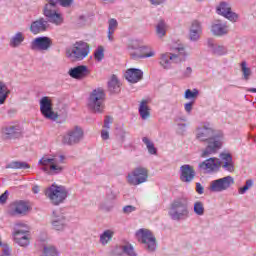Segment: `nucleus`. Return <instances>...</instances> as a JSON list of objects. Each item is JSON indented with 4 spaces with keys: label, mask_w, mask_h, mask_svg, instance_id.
<instances>
[{
    "label": "nucleus",
    "mask_w": 256,
    "mask_h": 256,
    "mask_svg": "<svg viewBox=\"0 0 256 256\" xmlns=\"http://www.w3.org/2000/svg\"><path fill=\"white\" fill-rule=\"evenodd\" d=\"M195 137L200 143H208L203 150L201 157H209V155H215L221 146L223 145V133L216 132L213 127L209 125H203L196 129Z\"/></svg>",
    "instance_id": "f257e3e1"
},
{
    "label": "nucleus",
    "mask_w": 256,
    "mask_h": 256,
    "mask_svg": "<svg viewBox=\"0 0 256 256\" xmlns=\"http://www.w3.org/2000/svg\"><path fill=\"white\" fill-rule=\"evenodd\" d=\"M222 167L224 171L233 173L235 171V163L233 162V156L230 153L222 152L219 158H209L199 164V168L204 173H215Z\"/></svg>",
    "instance_id": "f03ea898"
},
{
    "label": "nucleus",
    "mask_w": 256,
    "mask_h": 256,
    "mask_svg": "<svg viewBox=\"0 0 256 256\" xmlns=\"http://www.w3.org/2000/svg\"><path fill=\"white\" fill-rule=\"evenodd\" d=\"M69 8L73 5V0H46L43 7V15L53 25H63V14L59 12V6Z\"/></svg>",
    "instance_id": "7ed1b4c3"
},
{
    "label": "nucleus",
    "mask_w": 256,
    "mask_h": 256,
    "mask_svg": "<svg viewBox=\"0 0 256 256\" xmlns=\"http://www.w3.org/2000/svg\"><path fill=\"white\" fill-rule=\"evenodd\" d=\"M171 52L160 54L159 65L164 69H170L172 63L179 64L187 61V50L183 44H172L170 46Z\"/></svg>",
    "instance_id": "20e7f679"
},
{
    "label": "nucleus",
    "mask_w": 256,
    "mask_h": 256,
    "mask_svg": "<svg viewBox=\"0 0 256 256\" xmlns=\"http://www.w3.org/2000/svg\"><path fill=\"white\" fill-rule=\"evenodd\" d=\"M65 161V155L62 154L45 155L39 160L38 165L41 171L48 175H59L65 171Z\"/></svg>",
    "instance_id": "39448f33"
},
{
    "label": "nucleus",
    "mask_w": 256,
    "mask_h": 256,
    "mask_svg": "<svg viewBox=\"0 0 256 256\" xmlns=\"http://www.w3.org/2000/svg\"><path fill=\"white\" fill-rule=\"evenodd\" d=\"M136 238L148 253H155L157 251V238L151 230L145 228L139 229L136 232Z\"/></svg>",
    "instance_id": "423d86ee"
},
{
    "label": "nucleus",
    "mask_w": 256,
    "mask_h": 256,
    "mask_svg": "<svg viewBox=\"0 0 256 256\" xmlns=\"http://www.w3.org/2000/svg\"><path fill=\"white\" fill-rule=\"evenodd\" d=\"M87 107L92 113H102L105 109V92L98 88L92 91L88 98Z\"/></svg>",
    "instance_id": "0eeeda50"
},
{
    "label": "nucleus",
    "mask_w": 256,
    "mask_h": 256,
    "mask_svg": "<svg viewBox=\"0 0 256 256\" xmlns=\"http://www.w3.org/2000/svg\"><path fill=\"white\" fill-rule=\"evenodd\" d=\"M168 215L172 221H185L189 217V208L182 200H175L169 207Z\"/></svg>",
    "instance_id": "6e6552de"
},
{
    "label": "nucleus",
    "mask_w": 256,
    "mask_h": 256,
    "mask_svg": "<svg viewBox=\"0 0 256 256\" xmlns=\"http://www.w3.org/2000/svg\"><path fill=\"white\" fill-rule=\"evenodd\" d=\"M90 48L87 42H76L71 48L66 51V55L72 61H83L89 55Z\"/></svg>",
    "instance_id": "1a4fd4ad"
},
{
    "label": "nucleus",
    "mask_w": 256,
    "mask_h": 256,
    "mask_svg": "<svg viewBox=\"0 0 256 256\" xmlns=\"http://www.w3.org/2000/svg\"><path fill=\"white\" fill-rule=\"evenodd\" d=\"M45 195L52 205H61L67 199V189L63 186L52 185L45 190Z\"/></svg>",
    "instance_id": "9d476101"
},
{
    "label": "nucleus",
    "mask_w": 256,
    "mask_h": 256,
    "mask_svg": "<svg viewBox=\"0 0 256 256\" xmlns=\"http://www.w3.org/2000/svg\"><path fill=\"white\" fill-rule=\"evenodd\" d=\"M149 179V170L145 167H137L126 176V181L128 185H133L137 187V185H141L143 183H147Z\"/></svg>",
    "instance_id": "9b49d317"
},
{
    "label": "nucleus",
    "mask_w": 256,
    "mask_h": 256,
    "mask_svg": "<svg viewBox=\"0 0 256 256\" xmlns=\"http://www.w3.org/2000/svg\"><path fill=\"white\" fill-rule=\"evenodd\" d=\"M83 137H85L83 128L81 126H75L64 134L62 143L64 145H77L83 141Z\"/></svg>",
    "instance_id": "f8f14e48"
},
{
    "label": "nucleus",
    "mask_w": 256,
    "mask_h": 256,
    "mask_svg": "<svg viewBox=\"0 0 256 256\" xmlns=\"http://www.w3.org/2000/svg\"><path fill=\"white\" fill-rule=\"evenodd\" d=\"M39 104L40 112L44 119H48L49 121H57L59 119V114L53 111V100L50 97H42Z\"/></svg>",
    "instance_id": "ddd939ff"
},
{
    "label": "nucleus",
    "mask_w": 256,
    "mask_h": 256,
    "mask_svg": "<svg viewBox=\"0 0 256 256\" xmlns=\"http://www.w3.org/2000/svg\"><path fill=\"white\" fill-rule=\"evenodd\" d=\"M231 185H235V179L232 176H225L210 182L208 189L211 193H223V191H227Z\"/></svg>",
    "instance_id": "4468645a"
},
{
    "label": "nucleus",
    "mask_w": 256,
    "mask_h": 256,
    "mask_svg": "<svg viewBox=\"0 0 256 256\" xmlns=\"http://www.w3.org/2000/svg\"><path fill=\"white\" fill-rule=\"evenodd\" d=\"M53 45V40L47 36H41L35 38L30 43V49L32 51H49Z\"/></svg>",
    "instance_id": "2eb2a0df"
},
{
    "label": "nucleus",
    "mask_w": 256,
    "mask_h": 256,
    "mask_svg": "<svg viewBox=\"0 0 256 256\" xmlns=\"http://www.w3.org/2000/svg\"><path fill=\"white\" fill-rule=\"evenodd\" d=\"M210 31L214 37H225L229 35V25L223 20H214L211 24Z\"/></svg>",
    "instance_id": "dca6fc26"
},
{
    "label": "nucleus",
    "mask_w": 256,
    "mask_h": 256,
    "mask_svg": "<svg viewBox=\"0 0 256 256\" xmlns=\"http://www.w3.org/2000/svg\"><path fill=\"white\" fill-rule=\"evenodd\" d=\"M207 47L208 51L215 57H223V55H227V53H229V50H227L225 45L212 38L207 40Z\"/></svg>",
    "instance_id": "f3484780"
},
{
    "label": "nucleus",
    "mask_w": 256,
    "mask_h": 256,
    "mask_svg": "<svg viewBox=\"0 0 256 256\" xmlns=\"http://www.w3.org/2000/svg\"><path fill=\"white\" fill-rule=\"evenodd\" d=\"M21 127L19 125H7L2 128V137L5 141H13L21 137Z\"/></svg>",
    "instance_id": "a211bd4d"
},
{
    "label": "nucleus",
    "mask_w": 256,
    "mask_h": 256,
    "mask_svg": "<svg viewBox=\"0 0 256 256\" xmlns=\"http://www.w3.org/2000/svg\"><path fill=\"white\" fill-rule=\"evenodd\" d=\"M68 75H70L72 79L83 81V79H87L88 75H91V70H89V67L86 65H79L74 68H70Z\"/></svg>",
    "instance_id": "6ab92c4d"
},
{
    "label": "nucleus",
    "mask_w": 256,
    "mask_h": 256,
    "mask_svg": "<svg viewBox=\"0 0 256 256\" xmlns=\"http://www.w3.org/2000/svg\"><path fill=\"white\" fill-rule=\"evenodd\" d=\"M130 49H134L136 52L132 53V58L133 59H146L148 57H155V51L153 49H150L149 52L145 54H139V51H143L145 47H141L139 45V41L137 40H132L129 44Z\"/></svg>",
    "instance_id": "aec40b11"
},
{
    "label": "nucleus",
    "mask_w": 256,
    "mask_h": 256,
    "mask_svg": "<svg viewBox=\"0 0 256 256\" xmlns=\"http://www.w3.org/2000/svg\"><path fill=\"white\" fill-rule=\"evenodd\" d=\"M217 13L233 23H236V21L239 19V15L231 11L229 4L225 2L220 3V5L217 7Z\"/></svg>",
    "instance_id": "412c9836"
},
{
    "label": "nucleus",
    "mask_w": 256,
    "mask_h": 256,
    "mask_svg": "<svg viewBox=\"0 0 256 256\" xmlns=\"http://www.w3.org/2000/svg\"><path fill=\"white\" fill-rule=\"evenodd\" d=\"M195 168L189 164L180 167V181L182 183H191L195 179Z\"/></svg>",
    "instance_id": "4be33fe9"
},
{
    "label": "nucleus",
    "mask_w": 256,
    "mask_h": 256,
    "mask_svg": "<svg viewBox=\"0 0 256 256\" xmlns=\"http://www.w3.org/2000/svg\"><path fill=\"white\" fill-rule=\"evenodd\" d=\"M203 35V24L199 20H193L189 29L190 41H199Z\"/></svg>",
    "instance_id": "5701e85b"
},
{
    "label": "nucleus",
    "mask_w": 256,
    "mask_h": 256,
    "mask_svg": "<svg viewBox=\"0 0 256 256\" xmlns=\"http://www.w3.org/2000/svg\"><path fill=\"white\" fill-rule=\"evenodd\" d=\"M49 29V21L45 18H39L33 21L30 25V32L33 35H39V33H45Z\"/></svg>",
    "instance_id": "b1692460"
},
{
    "label": "nucleus",
    "mask_w": 256,
    "mask_h": 256,
    "mask_svg": "<svg viewBox=\"0 0 256 256\" xmlns=\"http://www.w3.org/2000/svg\"><path fill=\"white\" fill-rule=\"evenodd\" d=\"M51 225L55 231H63L67 227V218L61 213L53 212Z\"/></svg>",
    "instance_id": "393cba45"
},
{
    "label": "nucleus",
    "mask_w": 256,
    "mask_h": 256,
    "mask_svg": "<svg viewBox=\"0 0 256 256\" xmlns=\"http://www.w3.org/2000/svg\"><path fill=\"white\" fill-rule=\"evenodd\" d=\"M125 79H127L129 83H139V81L143 79V71L137 68H130L125 72Z\"/></svg>",
    "instance_id": "a878e982"
},
{
    "label": "nucleus",
    "mask_w": 256,
    "mask_h": 256,
    "mask_svg": "<svg viewBox=\"0 0 256 256\" xmlns=\"http://www.w3.org/2000/svg\"><path fill=\"white\" fill-rule=\"evenodd\" d=\"M29 209L25 201H16L11 204L12 215H27Z\"/></svg>",
    "instance_id": "bb28decb"
},
{
    "label": "nucleus",
    "mask_w": 256,
    "mask_h": 256,
    "mask_svg": "<svg viewBox=\"0 0 256 256\" xmlns=\"http://www.w3.org/2000/svg\"><path fill=\"white\" fill-rule=\"evenodd\" d=\"M13 235L15 243L20 245V247H27V245H29V231L17 230V233Z\"/></svg>",
    "instance_id": "cd10ccee"
},
{
    "label": "nucleus",
    "mask_w": 256,
    "mask_h": 256,
    "mask_svg": "<svg viewBox=\"0 0 256 256\" xmlns=\"http://www.w3.org/2000/svg\"><path fill=\"white\" fill-rule=\"evenodd\" d=\"M139 114L143 121H147L151 117V108H149V100H142L139 105Z\"/></svg>",
    "instance_id": "c85d7f7f"
},
{
    "label": "nucleus",
    "mask_w": 256,
    "mask_h": 256,
    "mask_svg": "<svg viewBox=\"0 0 256 256\" xmlns=\"http://www.w3.org/2000/svg\"><path fill=\"white\" fill-rule=\"evenodd\" d=\"M24 41H25V34L23 32H16L10 38L9 45L13 49H17L18 47H21V45H23Z\"/></svg>",
    "instance_id": "c756f323"
},
{
    "label": "nucleus",
    "mask_w": 256,
    "mask_h": 256,
    "mask_svg": "<svg viewBox=\"0 0 256 256\" xmlns=\"http://www.w3.org/2000/svg\"><path fill=\"white\" fill-rule=\"evenodd\" d=\"M108 91L111 93H119L121 91V82L117 75H112L108 81Z\"/></svg>",
    "instance_id": "7c9ffc66"
},
{
    "label": "nucleus",
    "mask_w": 256,
    "mask_h": 256,
    "mask_svg": "<svg viewBox=\"0 0 256 256\" xmlns=\"http://www.w3.org/2000/svg\"><path fill=\"white\" fill-rule=\"evenodd\" d=\"M9 93H11V91L9 88H7V85H5L3 82H0V105L5 104L7 97H9Z\"/></svg>",
    "instance_id": "2f4dec72"
},
{
    "label": "nucleus",
    "mask_w": 256,
    "mask_h": 256,
    "mask_svg": "<svg viewBox=\"0 0 256 256\" xmlns=\"http://www.w3.org/2000/svg\"><path fill=\"white\" fill-rule=\"evenodd\" d=\"M117 26H118L117 20L112 18L108 21V36L107 37H108L109 41H114L113 34L115 33V31H117Z\"/></svg>",
    "instance_id": "473e14b6"
},
{
    "label": "nucleus",
    "mask_w": 256,
    "mask_h": 256,
    "mask_svg": "<svg viewBox=\"0 0 256 256\" xmlns=\"http://www.w3.org/2000/svg\"><path fill=\"white\" fill-rule=\"evenodd\" d=\"M114 235H115V232L113 230H105L100 235V243H101V245H107L113 239Z\"/></svg>",
    "instance_id": "72a5a7b5"
},
{
    "label": "nucleus",
    "mask_w": 256,
    "mask_h": 256,
    "mask_svg": "<svg viewBox=\"0 0 256 256\" xmlns=\"http://www.w3.org/2000/svg\"><path fill=\"white\" fill-rule=\"evenodd\" d=\"M156 33L160 39L165 37V35L167 34V24H165V21L160 20L158 22V24L156 25Z\"/></svg>",
    "instance_id": "f704fd0d"
},
{
    "label": "nucleus",
    "mask_w": 256,
    "mask_h": 256,
    "mask_svg": "<svg viewBox=\"0 0 256 256\" xmlns=\"http://www.w3.org/2000/svg\"><path fill=\"white\" fill-rule=\"evenodd\" d=\"M241 67V72L243 75V79L245 81H249V79L251 78V75H253V72L251 71V68L247 67V62L243 61L240 64Z\"/></svg>",
    "instance_id": "c9c22d12"
},
{
    "label": "nucleus",
    "mask_w": 256,
    "mask_h": 256,
    "mask_svg": "<svg viewBox=\"0 0 256 256\" xmlns=\"http://www.w3.org/2000/svg\"><path fill=\"white\" fill-rule=\"evenodd\" d=\"M142 142L144 143V145H146V148L148 149V153L150 155H157V148H155V144L151 141V139L143 137Z\"/></svg>",
    "instance_id": "e433bc0d"
},
{
    "label": "nucleus",
    "mask_w": 256,
    "mask_h": 256,
    "mask_svg": "<svg viewBox=\"0 0 256 256\" xmlns=\"http://www.w3.org/2000/svg\"><path fill=\"white\" fill-rule=\"evenodd\" d=\"M194 213L198 215V217H203V215H205V204L201 201H196L194 203Z\"/></svg>",
    "instance_id": "4c0bfd02"
},
{
    "label": "nucleus",
    "mask_w": 256,
    "mask_h": 256,
    "mask_svg": "<svg viewBox=\"0 0 256 256\" xmlns=\"http://www.w3.org/2000/svg\"><path fill=\"white\" fill-rule=\"evenodd\" d=\"M8 169H30L31 166H29L28 163L26 162H19V161H14L8 164Z\"/></svg>",
    "instance_id": "58836bf2"
},
{
    "label": "nucleus",
    "mask_w": 256,
    "mask_h": 256,
    "mask_svg": "<svg viewBox=\"0 0 256 256\" xmlns=\"http://www.w3.org/2000/svg\"><path fill=\"white\" fill-rule=\"evenodd\" d=\"M94 59L98 62L105 59V48L103 46H98V48L94 51Z\"/></svg>",
    "instance_id": "ea45409f"
},
{
    "label": "nucleus",
    "mask_w": 256,
    "mask_h": 256,
    "mask_svg": "<svg viewBox=\"0 0 256 256\" xmlns=\"http://www.w3.org/2000/svg\"><path fill=\"white\" fill-rule=\"evenodd\" d=\"M41 256H57V248L55 246H44Z\"/></svg>",
    "instance_id": "a19ab883"
},
{
    "label": "nucleus",
    "mask_w": 256,
    "mask_h": 256,
    "mask_svg": "<svg viewBox=\"0 0 256 256\" xmlns=\"http://www.w3.org/2000/svg\"><path fill=\"white\" fill-rule=\"evenodd\" d=\"M199 97V90L194 88L193 90L187 89L184 93V98L185 99H197Z\"/></svg>",
    "instance_id": "79ce46f5"
},
{
    "label": "nucleus",
    "mask_w": 256,
    "mask_h": 256,
    "mask_svg": "<svg viewBox=\"0 0 256 256\" xmlns=\"http://www.w3.org/2000/svg\"><path fill=\"white\" fill-rule=\"evenodd\" d=\"M122 251L128 256H137V253L135 252V249L131 244H126L122 246Z\"/></svg>",
    "instance_id": "37998d69"
},
{
    "label": "nucleus",
    "mask_w": 256,
    "mask_h": 256,
    "mask_svg": "<svg viewBox=\"0 0 256 256\" xmlns=\"http://www.w3.org/2000/svg\"><path fill=\"white\" fill-rule=\"evenodd\" d=\"M75 23L78 27H84V25H87V16L85 15L78 16L76 18Z\"/></svg>",
    "instance_id": "c03bdc74"
},
{
    "label": "nucleus",
    "mask_w": 256,
    "mask_h": 256,
    "mask_svg": "<svg viewBox=\"0 0 256 256\" xmlns=\"http://www.w3.org/2000/svg\"><path fill=\"white\" fill-rule=\"evenodd\" d=\"M124 215H130V213H134V211H137V207L133 205H126L122 209Z\"/></svg>",
    "instance_id": "a18cd8bd"
},
{
    "label": "nucleus",
    "mask_w": 256,
    "mask_h": 256,
    "mask_svg": "<svg viewBox=\"0 0 256 256\" xmlns=\"http://www.w3.org/2000/svg\"><path fill=\"white\" fill-rule=\"evenodd\" d=\"M17 231H29V229L27 228V225L17 223L14 227V233H17Z\"/></svg>",
    "instance_id": "49530a36"
},
{
    "label": "nucleus",
    "mask_w": 256,
    "mask_h": 256,
    "mask_svg": "<svg viewBox=\"0 0 256 256\" xmlns=\"http://www.w3.org/2000/svg\"><path fill=\"white\" fill-rule=\"evenodd\" d=\"M193 105H195L194 101L184 104V110L186 111V113H188V115L191 114V112L193 111Z\"/></svg>",
    "instance_id": "de8ad7c7"
},
{
    "label": "nucleus",
    "mask_w": 256,
    "mask_h": 256,
    "mask_svg": "<svg viewBox=\"0 0 256 256\" xmlns=\"http://www.w3.org/2000/svg\"><path fill=\"white\" fill-rule=\"evenodd\" d=\"M7 199H9V191H5L0 196V205H5V203H7Z\"/></svg>",
    "instance_id": "09e8293b"
},
{
    "label": "nucleus",
    "mask_w": 256,
    "mask_h": 256,
    "mask_svg": "<svg viewBox=\"0 0 256 256\" xmlns=\"http://www.w3.org/2000/svg\"><path fill=\"white\" fill-rule=\"evenodd\" d=\"M192 73H193V68L187 67V68L183 71V77H184L185 79H189V77H191Z\"/></svg>",
    "instance_id": "8fccbe9b"
},
{
    "label": "nucleus",
    "mask_w": 256,
    "mask_h": 256,
    "mask_svg": "<svg viewBox=\"0 0 256 256\" xmlns=\"http://www.w3.org/2000/svg\"><path fill=\"white\" fill-rule=\"evenodd\" d=\"M111 123H113V118H111V116H106L105 120H104V129H110Z\"/></svg>",
    "instance_id": "3c124183"
},
{
    "label": "nucleus",
    "mask_w": 256,
    "mask_h": 256,
    "mask_svg": "<svg viewBox=\"0 0 256 256\" xmlns=\"http://www.w3.org/2000/svg\"><path fill=\"white\" fill-rule=\"evenodd\" d=\"M101 137L104 141H107V139H109V129L107 128H104L102 131H101Z\"/></svg>",
    "instance_id": "603ef678"
},
{
    "label": "nucleus",
    "mask_w": 256,
    "mask_h": 256,
    "mask_svg": "<svg viewBox=\"0 0 256 256\" xmlns=\"http://www.w3.org/2000/svg\"><path fill=\"white\" fill-rule=\"evenodd\" d=\"M196 192L199 195H203V193L205 192V188L203 187V185H201V183H196Z\"/></svg>",
    "instance_id": "864d4df0"
},
{
    "label": "nucleus",
    "mask_w": 256,
    "mask_h": 256,
    "mask_svg": "<svg viewBox=\"0 0 256 256\" xmlns=\"http://www.w3.org/2000/svg\"><path fill=\"white\" fill-rule=\"evenodd\" d=\"M247 191H249V188L247 186H243L238 189L239 195H245V193H247Z\"/></svg>",
    "instance_id": "5fc2aeb1"
},
{
    "label": "nucleus",
    "mask_w": 256,
    "mask_h": 256,
    "mask_svg": "<svg viewBox=\"0 0 256 256\" xmlns=\"http://www.w3.org/2000/svg\"><path fill=\"white\" fill-rule=\"evenodd\" d=\"M247 191H249V188L247 186H243L238 189L239 195H245V193H247Z\"/></svg>",
    "instance_id": "6e6d98bb"
},
{
    "label": "nucleus",
    "mask_w": 256,
    "mask_h": 256,
    "mask_svg": "<svg viewBox=\"0 0 256 256\" xmlns=\"http://www.w3.org/2000/svg\"><path fill=\"white\" fill-rule=\"evenodd\" d=\"M166 0H150L151 5H163Z\"/></svg>",
    "instance_id": "4d7b16f0"
},
{
    "label": "nucleus",
    "mask_w": 256,
    "mask_h": 256,
    "mask_svg": "<svg viewBox=\"0 0 256 256\" xmlns=\"http://www.w3.org/2000/svg\"><path fill=\"white\" fill-rule=\"evenodd\" d=\"M3 255L4 256H9L11 255V251L9 250L8 246L7 245H4V248H3Z\"/></svg>",
    "instance_id": "13d9d810"
},
{
    "label": "nucleus",
    "mask_w": 256,
    "mask_h": 256,
    "mask_svg": "<svg viewBox=\"0 0 256 256\" xmlns=\"http://www.w3.org/2000/svg\"><path fill=\"white\" fill-rule=\"evenodd\" d=\"M126 135H127V131H125V130H121V131H120V138H121V141H125Z\"/></svg>",
    "instance_id": "bf43d9fd"
},
{
    "label": "nucleus",
    "mask_w": 256,
    "mask_h": 256,
    "mask_svg": "<svg viewBox=\"0 0 256 256\" xmlns=\"http://www.w3.org/2000/svg\"><path fill=\"white\" fill-rule=\"evenodd\" d=\"M244 186L251 189V187H253V180H247Z\"/></svg>",
    "instance_id": "052dcab7"
},
{
    "label": "nucleus",
    "mask_w": 256,
    "mask_h": 256,
    "mask_svg": "<svg viewBox=\"0 0 256 256\" xmlns=\"http://www.w3.org/2000/svg\"><path fill=\"white\" fill-rule=\"evenodd\" d=\"M187 127V124H178V128L181 130V131H185V128Z\"/></svg>",
    "instance_id": "680f3d73"
},
{
    "label": "nucleus",
    "mask_w": 256,
    "mask_h": 256,
    "mask_svg": "<svg viewBox=\"0 0 256 256\" xmlns=\"http://www.w3.org/2000/svg\"><path fill=\"white\" fill-rule=\"evenodd\" d=\"M32 191H33V193H35V194L39 193V186H34V187L32 188Z\"/></svg>",
    "instance_id": "e2e57ef3"
},
{
    "label": "nucleus",
    "mask_w": 256,
    "mask_h": 256,
    "mask_svg": "<svg viewBox=\"0 0 256 256\" xmlns=\"http://www.w3.org/2000/svg\"><path fill=\"white\" fill-rule=\"evenodd\" d=\"M103 3H113L115 0H101Z\"/></svg>",
    "instance_id": "0e129e2a"
},
{
    "label": "nucleus",
    "mask_w": 256,
    "mask_h": 256,
    "mask_svg": "<svg viewBox=\"0 0 256 256\" xmlns=\"http://www.w3.org/2000/svg\"><path fill=\"white\" fill-rule=\"evenodd\" d=\"M248 91H249L250 93H256V88H250V89H248Z\"/></svg>",
    "instance_id": "69168bd1"
},
{
    "label": "nucleus",
    "mask_w": 256,
    "mask_h": 256,
    "mask_svg": "<svg viewBox=\"0 0 256 256\" xmlns=\"http://www.w3.org/2000/svg\"><path fill=\"white\" fill-rule=\"evenodd\" d=\"M0 247H3V242L1 241V238H0Z\"/></svg>",
    "instance_id": "338daca9"
},
{
    "label": "nucleus",
    "mask_w": 256,
    "mask_h": 256,
    "mask_svg": "<svg viewBox=\"0 0 256 256\" xmlns=\"http://www.w3.org/2000/svg\"><path fill=\"white\" fill-rule=\"evenodd\" d=\"M197 1H203V0H197Z\"/></svg>",
    "instance_id": "774afa93"
}]
</instances>
